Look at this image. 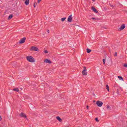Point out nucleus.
Returning <instances> with one entry per match:
<instances>
[{
	"instance_id": "nucleus-18",
	"label": "nucleus",
	"mask_w": 127,
	"mask_h": 127,
	"mask_svg": "<svg viewBox=\"0 0 127 127\" xmlns=\"http://www.w3.org/2000/svg\"><path fill=\"white\" fill-rule=\"evenodd\" d=\"M65 19H66V18H65V17H64V18H62L61 19V21H62V22H63V21H64V20H65Z\"/></svg>"
},
{
	"instance_id": "nucleus-4",
	"label": "nucleus",
	"mask_w": 127,
	"mask_h": 127,
	"mask_svg": "<svg viewBox=\"0 0 127 127\" xmlns=\"http://www.w3.org/2000/svg\"><path fill=\"white\" fill-rule=\"evenodd\" d=\"M31 50L34 51H38L39 49L37 47L34 46H32Z\"/></svg>"
},
{
	"instance_id": "nucleus-2",
	"label": "nucleus",
	"mask_w": 127,
	"mask_h": 127,
	"mask_svg": "<svg viewBox=\"0 0 127 127\" xmlns=\"http://www.w3.org/2000/svg\"><path fill=\"white\" fill-rule=\"evenodd\" d=\"M96 104L99 107H101L103 104V103L100 101H98L96 102Z\"/></svg>"
},
{
	"instance_id": "nucleus-17",
	"label": "nucleus",
	"mask_w": 127,
	"mask_h": 127,
	"mask_svg": "<svg viewBox=\"0 0 127 127\" xmlns=\"http://www.w3.org/2000/svg\"><path fill=\"white\" fill-rule=\"evenodd\" d=\"M107 108L108 110H111V108L109 105H107Z\"/></svg>"
},
{
	"instance_id": "nucleus-27",
	"label": "nucleus",
	"mask_w": 127,
	"mask_h": 127,
	"mask_svg": "<svg viewBox=\"0 0 127 127\" xmlns=\"http://www.w3.org/2000/svg\"><path fill=\"white\" fill-rule=\"evenodd\" d=\"M117 56V53L115 52L114 55V56Z\"/></svg>"
},
{
	"instance_id": "nucleus-31",
	"label": "nucleus",
	"mask_w": 127,
	"mask_h": 127,
	"mask_svg": "<svg viewBox=\"0 0 127 127\" xmlns=\"http://www.w3.org/2000/svg\"><path fill=\"white\" fill-rule=\"evenodd\" d=\"M64 127H69L68 126H64Z\"/></svg>"
},
{
	"instance_id": "nucleus-8",
	"label": "nucleus",
	"mask_w": 127,
	"mask_h": 127,
	"mask_svg": "<svg viewBox=\"0 0 127 127\" xmlns=\"http://www.w3.org/2000/svg\"><path fill=\"white\" fill-rule=\"evenodd\" d=\"M44 62L46 63L50 64L52 63L48 59H46L44 60Z\"/></svg>"
},
{
	"instance_id": "nucleus-13",
	"label": "nucleus",
	"mask_w": 127,
	"mask_h": 127,
	"mask_svg": "<svg viewBox=\"0 0 127 127\" xmlns=\"http://www.w3.org/2000/svg\"><path fill=\"white\" fill-rule=\"evenodd\" d=\"M118 77L120 80H122L123 81H124L122 77L121 76H118Z\"/></svg>"
},
{
	"instance_id": "nucleus-22",
	"label": "nucleus",
	"mask_w": 127,
	"mask_h": 127,
	"mask_svg": "<svg viewBox=\"0 0 127 127\" xmlns=\"http://www.w3.org/2000/svg\"><path fill=\"white\" fill-rule=\"evenodd\" d=\"M37 4V3L36 2V3H34V4H33V6H34V7H35L36 6V5Z\"/></svg>"
},
{
	"instance_id": "nucleus-10",
	"label": "nucleus",
	"mask_w": 127,
	"mask_h": 127,
	"mask_svg": "<svg viewBox=\"0 0 127 127\" xmlns=\"http://www.w3.org/2000/svg\"><path fill=\"white\" fill-rule=\"evenodd\" d=\"M92 10L94 11V12H95V13H98V11L96 10V8L93 7H92Z\"/></svg>"
},
{
	"instance_id": "nucleus-16",
	"label": "nucleus",
	"mask_w": 127,
	"mask_h": 127,
	"mask_svg": "<svg viewBox=\"0 0 127 127\" xmlns=\"http://www.w3.org/2000/svg\"><path fill=\"white\" fill-rule=\"evenodd\" d=\"M87 52L88 53H90L91 51V50L90 49L88 48L87 49Z\"/></svg>"
},
{
	"instance_id": "nucleus-12",
	"label": "nucleus",
	"mask_w": 127,
	"mask_h": 127,
	"mask_svg": "<svg viewBox=\"0 0 127 127\" xmlns=\"http://www.w3.org/2000/svg\"><path fill=\"white\" fill-rule=\"evenodd\" d=\"M56 118L60 122H61L62 121V120L58 116L56 117Z\"/></svg>"
},
{
	"instance_id": "nucleus-3",
	"label": "nucleus",
	"mask_w": 127,
	"mask_h": 127,
	"mask_svg": "<svg viewBox=\"0 0 127 127\" xmlns=\"http://www.w3.org/2000/svg\"><path fill=\"white\" fill-rule=\"evenodd\" d=\"M82 74L84 75H86L87 74V72H86V69L85 67H84V69L82 71Z\"/></svg>"
},
{
	"instance_id": "nucleus-7",
	"label": "nucleus",
	"mask_w": 127,
	"mask_h": 127,
	"mask_svg": "<svg viewBox=\"0 0 127 127\" xmlns=\"http://www.w3.org/2000/svg\"><path fill=\"white\" fill-rule=\"evenodd\" d=\"M125 25L124 24H123L121 26V27L119 28V30L121 31L124 29L125 28Z\"/></svg>"
},
{
	"instance_id": "nucleus-9",
	"label": "nucleus",
	"mask_w": 127,
	"mask_h": 127,
	"mask_svg": "<svg viewBox=\"0 0 127 127\" xmlns=\"http://www.w3.org/2000/svg\"><path fill=\"white\" fill-rule=\"evenodd\" d=\"M21 117H25L26 118H27V116L26 114L23 113H21L19 115Z\"/></svg>"
},
{
	"instance_id": "nucleus-5",
	"label": "nucleus",
	"mask_w": 127,
	"mask_h": 127,
	"mask_svg": "<svg viewBox=\"0 0 127 127\" xmlns=\"http://www.w3.org/2000/svg\"><path fill=\"white\" fill-rule=\"evenodd\" d=\"M26 39V38L25 37H23L22 39H21L19 41V43H23L24 42Z\"/></svg>"
},
{
	"instance_id": "nucleus-24",
	"label": "nucleus",
	"mask_w": 127,
	"mask_h": 127,
	"mask_svg": "<svg viewBox=\"0 0 127 127\" xmlns=\"http://www.w3.org/2000/svg\"><path fill=\"white\" fill-rule=\"evenodd\" d=\"M95 121H96V122H99V120H98L97 118H95Z\"/></svg>"
},
{
	"instance_id": "nucleus-23",
	"label": "nucleus",
	"mask_w": 127,
	"mask_h": 127,
	"mask_svg": "<svg viewBox=\"0 0 127 127\" xmlns=\"http://www.w3.org/2000/svg\"><path fill=\"white\" fill-rule=\"evenodd\" d=\"M103 64H105V59H103Z\"/></svg>"
},
{
	"instance_id": "nucleus-19",
	"label": "nucleus",
	"mask_w": 127,
	"mask_h": 127,
	"mask_svg": "<svg viewBox=\"0 0 127 127\" xmlns=\"http://www.w3.org/2000/svg\"><path fill=\"white\" fill-rule=\"evenodd\" d=\"M106 88L107 90L109 91V87L108 85H106Z\"/></svg>"
},
{
	"instance_id": "nucleus-6",
	"label": "nucleus",
	"mask_w": 127,
	"mask_h": 127,
	"mask_svg": "<svg viewBox=\"0 0 127 127\" xmlns=\"http://www.w3.org/2000/svg\"><path fill=\"white\" fill-rule=\"evenodd\" d=\"M72 15H71L68 17L67 19V21L68 22H71L72 21Z\"/></svg>"
},
{
	"instance_id": "nucleus-15",
	"label": "nucleus",
	"mask_w": 127,
	"mask_h": 127,
	"mask_svg": "<svg viewBox=\"0 0 127 127\" xmlns=\"http://www.w3.org/2000/svg\"><path fill=\"white\" fill-rule=\"evenodd\" d=\"M13 17V15L12 14L10 15L8 17V19L9 20L10 19Z\"/></svg>"
},
{
	"instance_id": "nucleus-28",
	"label": "nucleus",
	"mask_w": 127,
	"mask_h": 127,
	"mask_svg": "<svg viewBox=\"0 0 127 127\" xmlns=\"http://www.w3.org/2000/svg\"><path fill=\"white\" fill-rule=\"evenodd\" d=\"M2 119V118L1 116H0V121Z\"/></svg>"
},
{
	"instance_id": "nucleus-29",
	"label": "nucleus",
	"mask_w": 127,
	"mask_h": 127,
	"mask_svg": "<svg viewBox=\"0 0 127 127\" xmlns=\"http://www.w3.org/2000/svg\"><path fill=\"white\" fill-rule=\"evenodd\" d=\"M87 108L88 109H89V106L88 105L87 106Z\"/></svg>"
},
{
	"instance_id": "nucleus-26",
	"label": "nucleus",
	"mask_w": 127,
	"mask_h": 127,
	"mask_svg": "<svg viewBox=\"0 0 127 127\" xmlns=\"http://www.w3.org/2000/svg\"><path fill=\"white\" fill-rule=\"evenodd\" d=\"M44 52L45 53H48V51L46 50H45L44 51Z\"/></svg>"
},
{
	"instance_id": "nucleus-11",
	"label": "nucleus",
	"mask_w": 127,
	"mask_h": 127,
	"mask_svg": "<svg viewBox=\"0 0 127 127\" xmlns=\"http://www.w3.org/2000/svg\"><path fill=\"white\" fill-rule=\"evenodd\" d=\"M29 0H26L25 2V4L26 5H28L29 3Z\"/></svg>"
},
{
	"instance_id": "nucleus-21",
	"label": "nucleus",
	"mask_w": 127,
	"mask_h": 127,
	"mask_svg": "<svg viewBox=\"0 0 127 127\" xmlns=\"http://www.w3.org/2000/svg\"><path fill=\"white\" fill-rule=\"evenodd\" d=\"M124 66L126 67H127V64H124Z\"/></svg>"
},
{
	"instance_id": "nucleus-30",
	"label": "nucleus",
	"mask_w": 127,
	"mask_h": 127,
	"mask_svg": "<svg viewBox=\"0 0 127 127\" xmlns=\"http://www.w3.org/2000/svg\"><path fill=\"white\" fill-rule=\"evenodd\" d=\"M47 32H48V33H49V30H48Z\"/></svg>"
},
{
	"instance_id": "nucleus-32",
	"label": "nucleus",
	"mask_w": 127,
	"mask_h": 127,
	"mask_svg": "<svg viewBox=\"0 0 127 127\" xmlns=\"http://www.w3.org/2000/svg\"><path fill=\"white\" fill-rule=\"evenodd\" d=\"M110 6H111V7H113V5H111Z\"/></svg>"
},
{
	"instance_id": "nucleus-14",
	"label": "nucleus",
	"mask_w": 127,
	"mask_h": 127,
	"mask_svg": "<svg viewBox=\"0 0 127 127\" xmlns=\"http://www.w3.org/2000/svg\"><path fill=\"white\" fill-rule=\"evenodd\" d=\"M13 90L17 92H18L19 91V90L18 88L13 89Z\"/></svg>"
},
{
	"instance_id": "nucleus-25",
	"label": "nucleus",
	"mask_w": 127,
	"mask_h": 127,
	"mask_svg": "<svg viewBox=\"0 0 127 127\" xmlns=\"http://www.w3.org/2000/svg\"><path fill=\"white\" fill-rule=\"evenodd\" d=\"M41 0H37L38 3H39L41 1Z\"/></svg>"
},
{
	"instance_id": "nucleus-33",
	"label": "nucleus",
	"mask_w": 127,
	"mask_h": 127,
	"mask_svg": "<svg viewBox=\"0 0 127 127\" xmlns=\"http://www.w3.org/2000/svg\"><path fill=\"white\" fill-rule=\"evenodd\" d=\"M93 1H95V0H92Z\"/></svg>"
},
{
	"instance_id": "nucleus-20",
	"label": "nucleus",
	"mask_w": 127,
	"mask_h": 127,
	"mask_svg": "<svg viewBox=\"0 0 127 127\" xmlns=\"http://www.w3.org/2000/svg\"><path fill=\"white\" fill-rule=\"evenodd\" d=\"M92 19L94 20H99L98 19V18H93V17L92 18Z\"/></svg>"
},
{
	"instance_id": "nucleus-1",
	"label": "nucleus",
	"mask_w": 127,
	"mask_h": 127,
	"mask_svg": "<svg viewBox=\"0 0 127 127\" xmlns=\"http://www.w3.org/2000/svg\"><path fill=\"white\" fill-rule=\"evenodd\" d=\"M27 59L28 61L30 62L33 63L35 61L34 59L31 56L27 57Z\"/></svg>"
}]
</instances>
